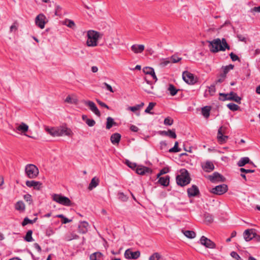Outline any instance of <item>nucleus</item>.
Wrapping results in <instances>:
<instances>
[{
    "mask_svg": "<svg viewBox=\"0 0 260 260\" xmlns=\"http://www.w3.org/2000/svg\"><path fill=\"white\" fill-rule=\"evenodd\" d=\"M207 42L209 43L208 47L210 51L212 53H216L219 51H224L226 49H230V46L227 43L225 38H222L221 40L219 38H217L212 41H207Z\"/></svg>",
    "mask_w": 260,
    "mask_h": 260,
    "instance_id": "nucleus-1",
    "label": "nucleus"
},
{
    "mask_svg": "<svg viewBox=\"0 0 260 260\" xmlns=\"http://www.w3.org/2000/svg\"><path fill=\"white\" fill-rule=\"evenodd\" d=\"M86 44L89 47H95L98 45V41L102 38L103 34L93 30L87 31Z\"/></svg>",
    "mask_w": 260,
    "mask_h": 260,
    "instance_id": "nucleus-2",
    "label": "nucleus"
},
{
    "mask_svg": "<svg viewBox=\"0 0 260 260\" xmlns=\"http://www.w3.org/2000/svg\"><path fill=\"white\" fill-rule=\"evenodd\" d=\"M180 174L176 176V182L178 185L184 186L188 184L191 181L188 171L183 168L180 170Z\"/></svg>",
    "mask_w": 260,
    "mask_h": 260,
    "instance_id": "nucleus-3",
    "label": "nucleus"
},
{
    "mask_svg": "<svg viewBox=\"0 0 260 260\" xmlns=\"http://www.w3.org/2000/svg\"><path fill=\"white\" fill-rule=\"evenodd\" d=\"M46 131L53 137L62 135L70 136L72 132L70 129L65 127H52L51 128L47 127L46 128Z\"/></svg>",
    "mask_w": 260,
    "mask_h": 260,
    "instance_id": "nucleus-4",
    "label": "nucleus"
},
{
    "mask_svg": "<svg viewBox=\"0 0 260 260\" xmlns=\"http://www.w3.org/2000/svg\"><path fill=\"white\" fill-rule=\"evenodd\" d=\"M25 173L28 178L34 179L38 176L39 171L36 165L34 164H27L25 167Z\"/></svg>",
    "mask_w": 260,
    "mask_h": 260,
    "instance_id": "nucleus-5",
    "label": "nucleus"
},
{
    "mask_svg": "<svg viewBox=\"0 0 260 260\" xmlns=\"http://www.w3.org/2000/svg\"><path fill=\"white\" fill-rule=\"evenodd\" d=\"M52 198L54 201L59 204L66 206H71L72 205L69 198L60 194H53Z\"/></svg>",
    "mask_w": 260,
    "mask_h": 260,
    "instance_id": "nucleus-6",
    "label": "nucleus"
},
{
    "mask_svg": "<svg viewBox=\"0 0 260 260\" xmlns=\"http://www.w3.org/2000/svg\"><path fill=\"white\" fill-rule=\"evenodd\" d=\"M182 78L183 80L187 84L193 85L197 82V78L192 73L184 71L182 74Z\"/></svg>",
    "mask_w": 260,
    "mask_h": 260,
    "instance_id": "nucleus-7",
    "label": "nucleus"
},
{
    "mask_svg": "<svg viewBox=\"0 0 260 260\" xmlns=\"http://www.w3.org/2000/svg\"><path fill=\"white\" fill-rule=\"evenodd\" d=\"M226 129V127L224 126H220L218 130L217 133V139L218 140V142L220 144H223L227 141L229 137L227 136L223 135V134L225 133V131Z\"/></svg>",
    "mask_w": 260,
    "mask_h": 260,
    "instance_id": "nucleus-8",
    "label": "nucleus"
},
{
    "mask_svg": "<svg viewBox=\"0 0 260 260\" xmlns=\"http://www.w3.org/2000/svg\"><path fill=\"white\" fill-rule=\"evenodd\" d=\"M47 22V18L42 13L39 14L35 19L36 24L41 29L44 28L45 25Z\"/></svg>",
    "mask_w": 260,
    "mask_h": 260,
    "instance_id": "nucleus-9",
    "label": "nucleus"
},
{
    "mask_svg": "<svg viewBox=\"0 0 260 260\" xmlns=\"http://www.w3.org/2000/svg\"><path fill=\"white\" fill-rule=\"evenodd\" d=\"M228 190L227 185L223 184L219 185L212 188L211 192L215 194L221 195L225 193Z\"/></svg>",
    "mask_w": 260,
    "mask_h": 260,
    "instance_id": "nucleus-10",
    "label": "nucleus"
},
{
    "mask_svg": "<svg viewBox=\"0 0 260 260\" xmlns=\"http://www.w3.org/2000/svg\"><path fill=\"white\" fill-rule=\"evenodd\" d=\"M208 178L213 183L216 182H223L225 181V178L217 172H214L211 175H209Z\"/></svg>",
    "mask_w": 260,
    "mask_h": 260,
    "instance_id": "nucleus-11",
    "label": "nucleus"
},
{
    "mask_svg": "<svg viewBox=\"0 0 260 260\" xmlns=\"http://www.w3.org/2000/svg\"><path fill=\"white\" fill-rule=\"evenodd\" d=\"M124 255L126 259H136L140 257V252L139 251L133 252L131 249H127L125 250Z\"/></svg>",
    "mask_w": 260,
    "mask_h": 260,
    "instance_id": "nucleus-12",
    "label": "nucleus"
},
{
    "mask_svg": "<svg viewBox=\"0 0 260 260\" xmlns=\"http://www.w3.org/2000/svg\"><path fill=\"white\" fill-rule=\"evenodd\" d=\"M201 244L208 248H215L216 244L210 239L203 236L200 238Z\"/></svg>",
    "mask_w": 260,
    "mask_h": 260,
    "instance_id": "nucleus-13",
    "label": "nucleus"
},
{
    "mask_svg": "<svg viewBox=\"0 0 260 260\" xmlns=\"http://www.w3.org/2000/svg\"><path fill=\"white\" fill-rule=\"evenodd\" d=\"M187 193L189 198L198 197L200 194L199 189L196 185H192L191 187L188 188Z\"/></svg>",
    "mask_w": 260,
    "mask_h": 260,
    "instance_id": "nucleus-14",
    "label": "nucleus"
},
{
    "mask_svg": "<svg viewBox=\"0 0 260 260\" xmlns=\"http://www.w3.org/2000/svg\"><path fill=\"white\" fill-rule=\"evenodd\" d=\"M84 104L89 108V109L93 112L96 116L100 117L101 113L94 102L90 101H86L84 102Z\"/></svg>",
    "mask_w": 260,
    "mask_h": 260,
    "instance_id": "nucleus-15",
    "label": "nucleus"
},
{
    "mask_svg": "<svg viewBox=\"0 0 260 260\" xmlns=\"http://www.w3.org/2000/svg\"><path fill=\"white\" fill-rule=\"evenodd\" d=\"M219 100L222 101H225L226 100L229 101H233L238 104H241V98L237 94L233 91H231L230 92V96L226 99H221V98H219Z\"/></svg>",
    "mask_w": 260,
    "mask_h": 260,
    "instance_id": "nucleus-16",
    "label": "nucleus"
},
{
    "mask_svg": "<svg viewBox=\"0 0 260 260\" xmlns=\"http://www.w3.org/2000/svg\"><path fill=\"white\" fill-rule=\"evenodd\" d=\"M136 173L138 174L141 175H144L147 174H151L152 173V170L150 169V168L143 166H138L136 170Z\"/></svg>",
    "mask_w": 260,
    "mask_h": 260,
    "instance_id": "nucleus-17",
    "label": "nucleus"
},
{
    "mask_svg": "<svg viewBox=\"0 0 260 260\" xmlns=\"http://www.w3.org/2000/svg\"><path fill=\"white\" fill-rule=\"evenodd\" d=\"M26 185L29 187H33L35 189L40 190L42 187V183L39 181L28 180L26 182Z\"/></svg>",
    "mask_w": 260,
    "mask_h": 260,
    "instance_id": "nucleus-18",
    "label": "nucleus"
},
{
    "mask_svg": "<svg viewBox=\"0 0 260 260\" xmlns=\"http://www.w3.org/2000/svg\"><path fill=\"white\" fill-rule=\"evenodd\" d=\"M88 223L86 221H82L78 225V232L79 233L84 234H86L88 231L87 227Z\"/></svg>",
    "mask_w": 260,
    "mask_h": 260,
    "instance_id": "nucleus-19",
    "label": "nucleus"
},
{
    "mask_svg": "<svg viewBox=\"0 0 260 260\" xmlns=\"http://www.w3.org/2000/svg\"><path fill=\"white\" fill-rule=\"evenodd\" d=\"M254 231L253 229H247L244 231L243 236L246 241H249L253 239L252 236H253Z\"/></svg>",
    "mask_w": 260,
    "mask_h": 260,
    "instance_id": "nucleus-20",
    "label": "nucleus"
},
{
    "mask_svg": "<svg viewBox=\"0 0 260 260\" xmlns=\"http://www.w3.org/2000/svg\"><path fill=\"white\" fill-rule=\"evenodd\" d=\"M159 134H160L161 136H169L173 139H176L177 137L175 131L171 129H169L168 131H160L159 132Z\"/></svg>",
    "mask_w": 260,
    "mask_h": 260,
    "instance_id": "nucleus-21",
    "label": "nucleus"
},
{
    "mask_svg": "<svg viewBox=\"0 0 260 260\" xmlns=\"http://www.w3.org/2000/svg\"><path fill=\"white\" fill-rule=\"evenodd\" d=\"M144 45H133L131 46V50L135 53H142L144 50Z\"/></svg>",
    "mask_w": 260,
    "mask_h": 260,
    "instance_id": "nucleus-22",
    "label": "nucleus"
},
{
    "mask_svg": "<svg viewBox=\"0 0 260 260\" xmlns=\"http://www.w3.org/2000/svg\"><path fill=\"white\" fill-rule=\"evenodd\" d=\"M170 176L167 175L165 177H161L159 178L158 182L164 186H168L170 182Z\"/></svg>",
    "mask_w": 260,
    "mask_h": 260,
    "instance_id": "nucleus-23",
    "label": "nucleus"
},
{
    "mask_svg": "<svg viewBox=\"0 0 260 260\" xmlns=\"http://www.w3.org/2000/svg\"><path fill=\"white\" fill-rule=\"evenodd\" d=\"M202 168L205 171L210 172L214 169V166L211 161H207Z\"/></svg>",
    "mask_w": 260,
    "mask_h": 260,
    "instance_id": "nucleus-24",
    "label": "nucleus"
},
{
    "mask_svg": "<svg viewBox=\"0 0 260 260\" xmlns=\"http://www.w3.org/2000/svg\"><path fill=\"white\" fill-rule=\"evenodd\" d=\"M121 139V135L119 133H114L112 134L110 138V140L112 144H118Z\"/></svg>",
    "mask_w": 260,
    "mask_h": 260,
    "instance_id": "nucleus-25",
    "label": "nucleus"
},
{
    "mask_svg": "<svg viewBox=\"0 0 260 260\" xmlns=\"http://www.w3.org/2000/svg\"><path fill=\"white\" fill-rule=\"evenodd\" d=\"M99 182H100V181H99V178H97L96 177H93L91 179V182L89 184V186L88 187V189L91 190L93 188L96 187L99 185Z\"/></svg>",
    "mask_w": 260,
    "mask_h": 260,
    "instance_id": "nucleus-26",
    "label": "nucleus"
},
{
    "mask_svg": "<svg viewBox=\"0 0 260 260\" xmlns=\"http://www.w3.org/2000/svg\"><path fill=\"white\" fill-rule=\"evenodd\" d=\"M103 254L100 252H95L90 255V260H102Z\"/></svg>",
    "mask_w": 260,
    "mask_h": 260,
    "instance_id": "nucleus-27",
    "label": "nucleus"
},
{
    "mask_svg": "<svg viewBox=\"0 0 260 260\" xmlns=\"http://www.w3.org/2000/svg\"><path fill=\"white\" fill-rule=\"evenodd\" d=\"M250 163V159L247 157H242L238 162L237 165L239 167L244 166L246 164Z\"/></svg>",
    "mask_w": 260,
    "mask_h": 260,
    "instance_id": "nucleus-28",
    "label": "nucleus"
},
{
    "mask_svg": "<svg viewBox=\"0 0 260 260\" xmlns=\"http://www.w3.org/2000/svg\"><path fill=\"white\" fill-rule=\"evenodd\" d=\"M211 110L210 106H205L202 108V114L205 118H208Z\"/></svg>",
    "mask_w": 260,
    "mask_h": 260,
    "instance_id": "nucleus-29",
    "label": "nucleus"
},
{
    "mask_svg": "<svg viewBox=\"0 0 260 260\" xmlns=\"http://www.w3.org/2000/svg\"><path fill=\"white\" fill-rule=\"evenodd\" d=\"M116 123L114 121V119L111 117H108L107 118L106 128L108 129H110L113 125H116Z\"/></svg>",
    "mask_w": 260,
    "mask_h": 260,
    "instance_id": "nucleus-30",
    "label": "nucleus"
},
{
    "mask_svg": "<svg viewBox=\"0 0 260 260\" xmlns=\"http://www.w3.org/2000/svg\"><path fill=\"white\" fill-rule=\"evenodd\" d=\"M17 130L25 133L28 131V126L25 123L22 122L17 128Z\"/></svg>",
    "mask_w": 260,
    "mask_h": 260,
    "instance_id": "nucleus-31",
    "label": "nucleus"
},
{
    "mask_svg": "<svg viewBox=\"0 0 260 260\" xmlns=\"http://www.w3.org/2000/svg\"><path fill=\"white\" fill-rule=\"evenodd\" d=\"M204 217L205 221L208 223H211L213 221L214 218L213 215L208 212H205Z\"/></svg>",
    "mask_w": 260,
    "mask_h": 260,
    "instance_id": "nucleus-32",
    "label": "nucleus"
},
{
    "mask_svg": "<svg viewBox=\"0 0 260 260\" xmlns=\"http://www.w3.org/2000/svg\"><path fill=\"white\" fill-rule=\"evenodd\" d=\"M183 234L188 238L192 239L194 238L196 236V233L193 231H183L182 230Z\"/></svg>",
    "mask_w": 260,
    "mask_h": 260,
    "instance_id": "nucleus-33",
    "label": "nucleus"
},
{
    "mask_svg": "<svg viewBox=\"0 0 260 260\" xmlns=\"http://www.w3.org/2000/svg\"><path fill=\"white\" fill-rule=\"evenodd\" d=\"M234 68V65L230 64L228 66H222L221 68V70H222V73L223 75H225L226 76V74L229 73V72L231 70H233Z\"/></svg>",
    "mask_w": 260,
    "mask_h": 260,
    "instance_id": "nucleus-34",
    "label": "nucleus"
},
{
    "mask_svg": "<svg viewBox=\"0 0 260 260\" xmlns=\"http://www.w3.org/2000/svg\"><path fill=\"white\" fill-rule=\"evenodd\" d=\"M168 90L170 91V94L172 96H174L177 94L178 91H179V89H177L173 84H170L169 86Z\"/></svg>",
    "mask_w": 260,
    "mask_h": 260,
    "instance_id": "nucleus-35",
    "label": "nucleus"
},
{
    "mask_svg": "<svg viewBox=\"0 0 260 260\" xmlns=\"http://www.w3.org/2000/svg\"><path fill=\"white\" fill-rule=\"evenodd\" d=\"M32 231L30 230H28L25 236L24 237V239L26 242H31L34 240L32 237Z\"/></svg>",
    "mask_w": 260,
    "mask_h": 260,
    "instance_id": "nucleus-36",
    "label": "nucleus"
},
{
    "mask_svg": "<svg viewBox=\"0 0 260 260\" xmlns=\"http://www.w3.org/2000/svg\"><path fill=\"white\" fill-rule=\"evenodd\" d=\"M15 209L19 211H23L25 209V205L22 201H18L15 204Z\"/></svg>",
    "mask_w": 260,
    "mask_h": 260,
    "instance_id": "nucleus-37",
    "label": "nucleus"
},
{
    "mask_svg": "<svg viewBox=\"0 0 260 260\" xmlns=\"http://www.w3.org/2000/svg\"><path fill=\"white\" fill-rule=\"evenodd\" d=\"M181 151V149L178 147V142H175L174 146L172 148L169 150V152L170 153H176Z\"/></svg>",
    "mask_w": 260,
    "mask_h": 260,
    "instance_id": "nucleus-38",
    "label": "nucleus"
},
{
    "mask_svg": "<svg viewBox=\"0 0 260 260\" xmlns=\"http://www.w3.org/2000/svg\"><path fill=\"white\" fill-rule=\"evenodd\" d=\"M227 107L230 110L233 111H237L240 109V107L238 105L233 103L228 104Z\"/></svg>",
    "mask_w": 260,
    "mask_h": 260,
    "instance_id": "nucleus-39",
    "label": "nucleus"
},
{
    "mask_svg": "<svg viewBox=\"0 0 260 260\" xmlns=\"http://www.w3.org/2000/svg\"><path fill=\"white\" fill-rule=\"evenodd\" d=\"M156 105V103L154 102H150L149 103L148 106L147 107V108L145 110V112L146 113H149L150 114H153V113L152 112H150V110L153 109L154 107Z\"/></svg>",
    "mask_w": 260,
    "mask_h": 260,
    "instance_id": "nucleus-40",
    "label": "nucleus"
},
{
    "mask_svg": "<svg viewBox=\"0 0 260 260\" xmlns=\"http://www.w3.org/2000/svg\"><path fill=\"white\" fill-rule=\"evenodd\" d=\"M65 102L69 104H77L78 103V100L77 99H72L71 96L68 95L66 100Z\"/></svg>",
    "mask_w": 260,
    "mask_h": 260,
    "instance_id": "nucleus-41",
    "label": "nucleus"
},
{
    "mask_svg": "<svg viewBox=\"0 0 260 260\" xmlns=\"http://www.w3.org/2000/svg\"><path fill=\"white\" fill-rule=\"evenodd\" d=\"M143 71L145 74L149 75L153 73L154 69L151 67H146L143 68Z\"/></svg>",
    "mask_w": 260,
    "mask_h": 260,
    "instance_id": "nucleus-42",
    "label": "nucleus"
},
{
    "mask_svg": "<svg viewBox=\"0 0 260 260\" xmlns=\"http://www.w3.org/2000/svg\"><path fill=\"white\" fill-rule=\"evenodd\" d=\"M226 76L225 75H223V73H220V74L219 75V76L218 77V79L215 81L216 83L217 84V83H221L222 82H223L225 78H226Z\"/></svg>",
    "mask_w": 260,
    "mask_h": 260,
    "instance_id": "nucleus-43",
    "label": "nucleus"
},
{
    "mask_svg": "<svg viewBox=\"0 0 260 260\" xmlns=\"http://www.w3.org/2000/svg\"><path fill=\"white\" fill-rule=\"evenodd\" d=\"M161 257V255L158 252H155L151 255L149 258V260H158Z\"/></svg>",
    "mask_w": 260,
    "mask_h": 260,
    "instance_id": "nucleus-44",
    "label": "nucleus"
},
{
    "mask_svg": "<svg viewBox=\"0 0 260 260\" xmlns=\"http://www.w3.org/2000/svg\"><path fill=\"white\" fill-rule=\"evenodd\" d=\"M174 122L173 119L170 117H167L164 120V124L166 125H171Z\"/></svg>",
    "mask_w": 260,
    "mask_h": 260,
    "instance_id": "nucleus-45",
    "label": "nucleus"
},
{
    "mask_svg": "<svg viewBox=\"0 0 260 260\" xmlns=\"http://www.w3.org/2000/svg\"><path fill=\"white\" fill-rule=\"evenodd\" d=\"M18 23L17 21H15L13 24L10 26V31L11 32L13 31H15L18 29Z\"/></svg>",
    "mask_w": 260,
    "mask_h": 260,
    "instance_id": "nucleus-46",
    "label": "nucleus"
},
{
    "mask_svg": "<svg viewBox=\"0 0 260 260\" xmlns=\"http://www.w3.org/2000/svg\"><path fill=\"white\" fill-rule=\"evenodd\" d=\"M23 198H24V200L26 202H28L29 205L31 204L32 203V197L30 194H25L23 196Z\"/></svg>",
    "mask_w": 260,
    "mask_h": 260,
    "instance_id": "nucleus-47",
    "label": "nucleus"
},
{
    "mask_svg": "<svg viewBox=\"0 0 260 260\" xmlns=\"http://www.w3.org/2000/svg\"><path fill=\"white\" fill-rule=\"evenodd\" d=\"M118 197L119 199L123 202H125L127 200L128 198L123 192H119L118 193Z\"/></svg>",
    "mask_w": 260,
    "mask_h": 260,
    "instance_id": "nucleus-48",
    "label": "nucleus"
},
{
    "mask_svg": "<svg viewBox=\"0 0 260 260\" xmlns=\"http://www.w3.org/2000/svg\"><path fill=\"white\" fill-rule=\"evenodd\" d=\"M181 59H182V58L179 57L175 55H172L170 58V60H171V62H172L173 63L178 62Z\"/></svg>",
    "mask_w": 260,
    "mask_h": 260,
    "instance_id": "nucleus-49",
    "label": "nucleus"
},
{
    "mask_svg": "<svg viewBox=\"0 0 260 260\" xmlns=\"http://www.w3.org/2000/svg\"><path fill=\"white\" fill-rule=\"evenodd\" d=\"M231 59L232 60V61H239V62L240 61V58L238 56V55H237L236 54H234L233 52H231L230 54H229Z\"/></svg>",
    "mask_w": 260,
    "mask_h": 260,
    "instance_id": "nucleus-50",
    "label": "nucleus"
},
{
    "mask_svg": "<svg viewBox=\"0 0 260 260\" xmlns=\"http://www.w3.org/2000/svg\"><path fill=\"white\" fill-rule=\"evenodd\" d=\"M66 24L67 26L70 28H73L74 26H75V24L74 22L71 20L67 19L66 20Z\"/></svg>",
    "mask_w": 260,
    "mask_h": 260,
    "instance_id": "nucleus-51",
    "label": "nucleus"
},
{
    "mask_svg": "<svg viewBox=\"0 0 260 260\" xmlns=\"http://www.w3.org/2000/svg\"><path fill=\"white\" fill-rule=\"evenodd\" d=\"M231 256L236 259V260H243L240 256L235 251H232L231 253Z\"/></svg>",
    "mask_w": 260,
    "mask_h": 260,
    "instance_id": "nucleus-52",
    "label": "nucleus"
},
{
    "mask_svg": "<svg viewBox=\"0 0 260 260\" xmlns=\"http://www.w3.org/2000/svg\"><path fill=\"white\" fill-rule=\"evenodd\" d=\"M85 123L89 126H93L95 124V121L92 119H87L86 120Z\"/></svg>",
    "mask_w": 260,
    "mask_h": 260,
    "instance_id": "nucleus-53",
    "label": "nucleus"
},
{
    "mask_svg": "<svg viewBox=\"0 0 260 260\" xmlns=\"http://www.w3.org/2000/svg\"><path fill=\"white\" fill-rule=\"evenodd\" d=\"M27 224H32V222L31 221V220L29 219L28 217H25L22 222V225L24 226Z\"/></svg>",
    "mask_w": 260,
    "mask_h": 260,
    "instance_id": "nucleus-54",
    "label": "nucleus"
},
{
    "mask_svg": "<svg viewBox=\"0 0 260 260\" xmlns=\"http://www.w3.org/2000/svg\"><path fill=\"white\" fill-rule=\"evenodd\" d=\"M125 164L126 165L131 169H135L137 167V165L136 163L132 162L128 160H126Z\"/></svg>",
    "mask_w": 260,
    "mask_h": 260,
    "instance_id": "nucleus-55",
    "label": "nucleus"
},
{
    "mask_svg": "<svg viewBox=\"0 0 260 260\" xmlns=\"http://www.w3.org/2000/svg\"><path fill=\"white\" fill-rule=\"evenodd\" d=\"M61 8L60 6L57 5L55 7V14L56 16H60L62 15L61 13Z\"/></svg>",
    "mask_w": 260,
    "mask_h": 260,
    "instance_id": "nucleus-56",
    "label": "nucleus"
},
{
    "mask_svg": "<svg viewBox=\"0 0 260 260\" xmlns=\"http://www.w3.org/2000/svg\"><path fill=\"white\" fill-rule=\"evenodd\" d=\"M216 91L215 86L214 85H211L209 87V92L211 95H213Z\"/></svg>",
    "mask_w": 260,
    "mask_h": 260,
    "instance_id": "nucleus-57",
    "label": "nucleus"
},
{
    "mask_svg": "<svg viewBox=\"0 0 260 260\" xmlns=\"http://www.w3.org/2000/svg\"><path fill=\"white\" fill-rule=\"evenodd\" d=\"M68 240L70 241L73 239H77L79 238V236L75 233H71L70 236L68 237Z\"/></svg>",
    "mask_w": 260,
    "mask_h": 260,
    "instance_id": "nucleus-58",
    "label": "nucleus"
},
{
    "mask_svg": "<svg viewBox=\"0 0 260 260\" xmlns=\"http://www.w3.org/2000/svg\"><path fill=\"white\" fill-rule=\"evenodd\" d=\"M96 101L98 103V104L99 105H100L101 107L106 108L107 109H110L109 107L107 104H106L105 103L101 101L100 100H99L98 99H96Z\"/></svg>",
    "mask_w": 260,
    "mask_h": 260,
    "instance_id": "nucleus-59",
    "label": "nucleus"
},
{
    "mask_svg": "<svg viewBox=\"0 0 260 260\" xmlns=\"http://www.w3.org/2000/svg\"><path fill=\"white\" fill-rule=\"evenodd\" d=\"M171 62V60L169 58L164 59L163 61L160 63V65L162 67L167 66L169 63Z\"/></svg>",
    "mask_w": 260,
    "mask_h": 260,
    "instance_id": "nucleus-60",
    "label": "nucleus"
},
{
    "mask_svg": "<svg viewBox=\"0 0 260 260\" xmlns=\"http://www.w3.org/2000/svg\"><path fill=\"white\" fill-rule=\"evenodd\" d=\"M240 171L241 172L245 173H254L255 172L254 170L245 169L244 168H240Z\"/></svg>",
    "mask_w": 260,
    "mask_h": 260,
    "instance_id": "nucleus-61",
    "label": "nucleus"
},
{
    "mask_svg": "<svg viewBox=\"0 0 260 260\" xmlns=\"http://www.w3.org/2000/svg\"><path fill=\"white\" fill-rule=\"evenodd\" d=\"M252 238L256 242H260V235H257L255 232H254L253 236H252Z\"/></svg>",
    "mask_w": 260,
    "mask_h": 260,
    "instance_id": "nucleus-62",
    "label": "nucleus"
},
{
    "mask_svg": "<svg viewBox=\"0 0 260 260\" xmlns=\"http://www.w3.org/2000/svg\"><path fill=\"white\" fill-rule=\"evenodd\" d=\"M250 12L251 13H255V12H257V13H260V6H258V7H254L252 8H251L250 10Z\"/></svg>",
    "mask_w": 260,
    "mask_h": 260,
    "instance_id": "nucleus-63",
    "label": "nucleus"
},
{
    "mask_svg": "<svg viewBox=\"0 0 260 260\" xmlns=\"http://www.w3.org/2000/svg\"><path fill=\"white\" fill-rule=\"evenodd\" d=\"M167 146V143L166 141H162L160 142V147L161 149H165Z\"/></svg>",
    "mask_w": 260,
    "mask_h": 260,
    "instance_id": "nucleus-64",
    "label": "nucleus"
}]
</instances>
